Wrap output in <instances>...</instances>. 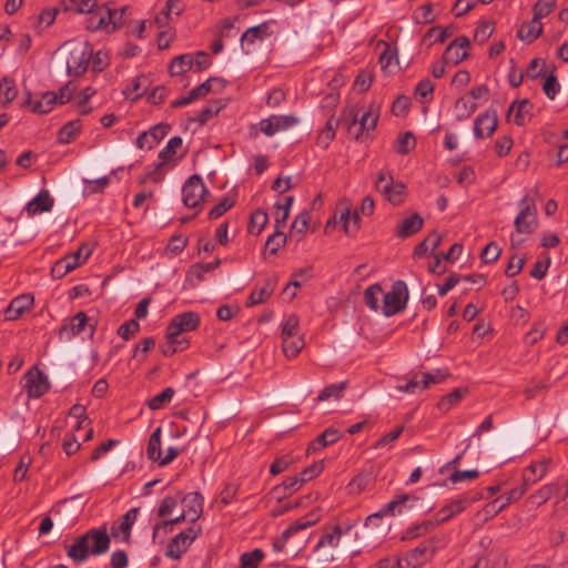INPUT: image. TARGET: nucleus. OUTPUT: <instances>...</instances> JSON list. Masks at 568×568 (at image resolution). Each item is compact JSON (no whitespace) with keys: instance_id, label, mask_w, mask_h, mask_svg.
Returning a JSON list of instances; mask_svg holds the SVG:
<instances>
[{"instance_id":"obj_1","label":"nucleus","mask_w":568,"mask_h":568,"mask_svg":"<svg viewBox=\"0 0 568 568\" xmlns=\"http://www.w3.org/2000/svg\"><path fill=\"white\" fill-rule=\"evenodd\" d=\"M110 536L105 527L93 528L77 537L74 542L65 546L68 557L75 564L85 561L90 555L99 556L109 550Z\"/></svg>"},{"instance_id":"obj_2","label":"nucleus","mask_w":568,"mask_h":568,"mask_svg":"<svg viewBox=\"0 0 568 568\" xmlns=\"http://www.w3.org/2000/svg\"><path fill=\"white\" fill-rule=\"evenodd\" d=\"M408 301V288L404 281L397 280L393 283L389 292L383 296V314L393 316L405 310Z\"/></svg>"},{"instance_id":"obj_3","label":"nucleus","mask_w":568,"mask_h":568,"mask_svg":"<svg viewBox=\"0 0 568 568\" xmlns=\"http://www.w3.org/2000/svg\"><path fill=\"white\" fill-rule=\"evenodd\" d=\"M201 323L200 315L196 312L189 311L176 314L166 327V338H184L183 333L195 331Z\"/></svg>"},{"instance_id":"obj_4","label":"nucleus","mask_w":568,"mask_h":568,"mask_svg":"<svg viewBox=\"0 0 568 568\" xmlns=\"http://www.w3.org/2000/svg\"><path fill=\"white\" fill-rule=\"evenodd\" d=\"M520 211L515 219L514 225L518 234L525 236L531 234L537 224V209L535 202L529 196H524L520 201Z\"/></svg>"},{"instance_id":"obj_5","label":"nucleus","mask_w":568,"mask_h":568,"mask_svg":"<svg viewBox=\"0 0 568 568\" xmlns=\"http://www.w3.org/2000/svg\"><path fill=\"white\" fill-rule=\"evenodd\" d=\"M201 534V527H189L186 530L181 531L173 537L166 546L165 557L179 560L183 554L187 551L190 546Z\"/></svg>"},{"instance_id":"obj_6","label":"nucleus","mask_w":568,"mask_h":568,"mask_svg":"<svg viewBox=\"0 0 568 568\" xmlns=\"http://www.w3.org/2000/svg\"><path fill=\"white\" fill-rule=\"evenodd\" d=\"M321 519V511L318 509L307 513L305 516L298 518L292 523L281 535L280 538L274 540L273 548L280 552L284 549L290 537L298 532L300 530L306 529L314 526Z\"/></svg>"},{"instance_id":"obj_7","label":"nucleus","mask_w":568,"mask_h":568,"mask_svg":"<svg viewBox=\"0 0 568 568\" xmlns=\"http://www.w3.org/2000/svg\"><path fill=\"white\" fill-rule=\"evenodd\" d=\"M209 193L202 178L197 174L191 175L182 187L183 203L187 207H196Z\"/></svg>"},{"instance_id":"obj_8","label":"nucleus","mask_w":568,"mask_h":568,"mask_svg":"<svg viewBox=\"0 0 568 568\" xmlns=\"http://www.w3.org/2000/svg\"><path fill=\"white\" fill-rule=\"evenodd\" d=\"M92 58V47L88 43L80 48H75L70 52L67 60V69L70 75L80 77L84 74L89 68Z\"/></svg>"},{"instance_id":"obj_9","label":"nucleus","mask_w":568,"mask_h":568,"mask_svg":"<svg viewBox=\"0 0 568 568\" xmlns=\"http://www.w3.org/2000/svg\"><path fill=\"white\" fill-rule=\"evenodd\" d=\"M483 498V495L480 493H474V494H464L459 496L456 499L450 500L449 504L442 507L439 511L436 514L438 517V523H445L449 520L452 517L460 514L464 511L468 506H470L473 503Z\"/></svg>"},{"instance_id":"obj_10","label":"nucleus","mask_w":568,"mask_h":568,"mask_svg":"<svg viewBox=\"0 0 568 568\" xmlns=\"http://www.w3.org/2000/svg\"><path fill=\"white\" fill-rule=\"evenodd\" d=\"M118 11H112L106 6H100L93 12L89 14L87 19V29L90 31H98L106 28L109 24L113 26V29L121 27V21L116 20Z\"/></svg>"},{"instance_id":"obj_11","label":"nucleus","mask_w":568,"mask_h":568,"mask_svg":"<svg viewBox=\"0 0 568 568\" xmlns=\"http://www.w3.org/2000/svg\"><path fill=\"white\" fill-rule=\"evenodd\" d=\"M23 379L28 396L31 398H40L50 388L47 375L36 366L24 374Z\"/></svg>"},{"instance_id":"obj_12","label":"nucleus","mask_w":568,"mask_h":568,"mask_svg":"<svg viewBox=\"0 0 568 568\" xmlns=\"http://www.w3.org/2000/svg\"><path fill=\"white\" fill-rule=\"evenodd\" d=\"M90 318L88 315L80 311L75 315H73L69 323H64L59 328V336L60 338L71 339L82 333L87 325L90 327V336H92L95 332V323L89 324Z\"/></svg>"},{"instance_id":"obj_13","label":"nucleus","mask_w":568,"mask_h":568,"mask_svg":"<svg viewBox=\"0 0 568 568\" xmlns=\"http://www.w3.org/2000/svg\"><path fill=\"white\" fill-rule=\"evenodd\" d=\"M300 120L292 114L288 115H271L263 119L258 123V129L267 136H273L280 131L287 130L296 125Z\"/></svg>"},{"instance_id":"obj_14","label":"nucleus","mask_w":568,"mask_h":568,"mask_svg":"<svg viewBox=\"0 0 568 568\" xmlns=\"http://www.w3.org/2000/svg\"><path fill=\"white\" fill-rule=\"evenodd\" d=\"M182 145V139L180 136H173L169 140L165 148H163L159 152V158L161 159V162L156 165L155 170L141 176L140 183L143 184L148 180H152L154 182L161 181V175L158 173V170H160L166 162H170L174 160V155L176 153V149L181 148Z\"/></svg>"},{"instance_id":"obj_15","label":"nucleus","mask_w":568,"mask_h":568,"mask_svg":"<svg viewBox=\"0 0 568 568\" xmlns=\"http://www.w3.org/2000/svg\"><path fill=\"white\" fill-rule=\"evenodd\" d=\"M139 508H131L129 509L120 519L119 523H114L111 526L110 529V537H113L114 539H119L123 542L129 544L131 539V528L134 525Z\"/></svg>"},{"instance_id":"obj_16","label":"nucleus","mask_w":568,"mask_h":568,"mask_svg":"<svg viewBox=\"0 0 568 568\" xmlns=\"http://www.w3.org/2000/svg\"><path fill=\"white\" fill-rule=\"evenodd\" d=\"M469 47V39L460 36L453 40L443 53V61L447 64L457 65L468 57L467 48Z\"/></svg>"},{"instance_id":"obj_17","label":"nucleus","mask_w":568,"mask_h":568,"mask_svg":"<svg viewBox=\"0 0 568 568\" xmlns=\"http://www.w3.org/2000/svg\"><path fill=\"white\" fill-rule=\"evenodd\" d=\"M498 116L495 110H487L475 119L474 134L477 139L490 136L497 129Z\"/></svg>"},{"instance_id":"obj_18","label":"nucleus","mask_w":568,"mask_h":568,"mask_svg":"<svg viewBox=\"0 0 568 568\" xmlns=\"http://www.w3.org/2000/svg\"><path fill=\"white\" fill-rule=\"evenodd\" d=\"M170 125L168 124H156L153 125L149 131L142 132L135 141V144L141 150H151L159 142L164 139V136L169 133Z\"/></svg>"},{"instance_id":"obj_19","label":"nucleus","mask_w":568,"mask_h":568,"mask_svg":"<svg viewBox=\"0 0 568 568\" xmlns=\"http://www.w3.org/2000/svg\"><path fill=\"white\" fill-rule=\"evenodd\" d=\"M181 503L184 505L183 511L190 516V523H195L203 513V496L199 491H181Z\"/></svg>"},{"instance_id":"obj_20","label":"nucleus","mask_w":568,"mask_h":568,"mask_svg":"<svg viewBox=\"0 0 568 568\" xmlns=\"http://www.w3.org/2000/svg\"><path fill=\"white\" fill-rule=\"evenodd\" d=\"M34 303L31 294H21L14 297L4 310V318L7 321H16L24 312L29 311Z\"/></svg>"},{"instance_id":"obj_21","label":"nucleus","mask_w":568,"mask_h":568,"mask_svg":"<svg viewBox=\"0 0 568 568\" xmlns=\"http://www.w3.org/2000/svg\"><path fill=\"white\" fill-rule=\"evenodd\" d=\"M53 204V197L48 190L43 189L26 205L24 210L29 216H34L40 213L50 212Z\"/></svg>"},{"instance_id":"obj_22","label":"nucleus","mask_w":568,"mask_h":568,"mask_svg":"<svg viewBox=\"0 0 568 568\" xmlns=\"http://www.w3.org/2000/svg\"><path fill=\"white\" fill-rule=\"evenodd\" d=\"M423 225L424 219L418 213H412L397 224L395 235L399 239L410 237L419 232Z\"/></svg>"},{"instance_id":"obj_23","label":"nucleus","mask_w":568,"mask_h":568,"mask_svg":"<svg viewBox=\"0 0 568 568\" xmlns=\"http://www.w3.org/2000/svg\"><path fill=\"white\" fill-rule=\"evenodd\" d=\"M277 284L276 276L270 277L265 281L264 285L260 288L255 287L248 295L245 305L247 307L262 304L266 302L273 294Z\"/></svg>"},{"instance_id":"obj_24","label":"nucleus","mask_w":568,"mask_h":568,"mask_svg":"<svg viewBox=\"0 0 568 568\" xmlns=\"http://www.w3.org/2000/svg\"><path fill=\"white\" fill-rule=\"evenodd\" d=\"M429 551H434L432 541H424L409 550L404 558L406 567L416 568L424 565L427 561V554Z\"/></svg>"},{"instance_id":"obj_25","label":"nucleus","mask_w":568,"mask_h":568,"mask_svg":"<svg viewBox=\"0 0 568 568\" xmlns=\"http://www.w3.org/2000/svg\"><path fill=\"white\" fill-rule=\"evenodd\" d=\"M378 114L372 112V110L365 111L361 118L354 116L352 123L348 125V132L352 133L353 129H356L355 139L358 140L361 133L372 131L376 128Z\"/></svg>"},{"instance_id":"obj_26","label":"nucleus","mask_w":568,"mask_h":568,"mask_svg":"<svg viewBox=\"0 0 568 568\" xmlns=\"http://www.w3.org/2000/svg\"><path fill=\"white\" fill-rule=\"evenodd\" d=\"M531 110L532 103L528 99H524L521 101H514L508 109L507 118L509 119L510 114L515 112L514 122L518 126H523L530 121Z\"/></svg>"},{"instance_id":"obj_27","label":"nucleus","mask_w":568,"mask_h":568,"mask_svg":"<svg viewBox=\"0 0 568 568\" xmlns=\"http://www.w3.org/2000/svg\"><path fill=\"white\" fill-rule=\"evenodd\" d=\"M549 464L550 459L544 458L526 467L523 471V480L526 483V486L530 487L540 480L546 475Z\"/></svg>"},{"instance_id":"obj_28","label":"nucleus","mask_w":568,"mask_h":568,"mask_svg":"<svg viewBox=\"0 0 568 568\" xmlns=\"http://www.w3.org/2000/svg\"><path fill=\"white\" fill-rule=\"evenodd\" d=\"M559 489H560V486L557 483L546 484L541 488H539L537 491L531 494L527 498L526 503L534 507H539V506L544 505L545 503H547L554 495L558 494Z\"/></svg>"},{"instance_id":"obj_29","label":"nucleus","mask_w":568,"mask_h":568,"mask_svg":"<svg viewBox=\"0 0 568 568\" xmlns=\"http://www.w3.org/2000/svg\"><path fill=\"white\" fill-rule=\"evenodd\" d=\"M341 435L336 428L328 427L321 435L316 437L313 442L310 443L307 447V453H315L328 445L336 443L339 439Z\"/></svg>"},{"instance_id":"obj_30","label":"nucleus","mask_w":568,"mask_h":568,"mask_svg":"<svg viewBox=\"0 0 568 568\" xmlns=\"http://www.w3.org/2000/svg\"><path fill=\"white\" fill-rule=\"evenodd\" d=\"M82 129L81 120H72L65 123L58 133V140L62 144L71 143L75 140Z\"/></svg>"},{"instance_id":"obj_31","label":"nucleus","mask_w":568,"mask_h":568,"mask_svg":"<svg viewBox=\"0 0 568 568\" xmlns=\"http://www.w3.org/2000/svg\"><path fill=\"white\" fill-rule=\"evenodd\" d=\"M339 222L343 223L344 232L348 236L355 235L359 230V215L356 211L352 213L349 207L342 211Z\"/></svg>"},{"instance_id":"obj_32","label":"nucleus","mask_w":568,"mask_h":568,"mask_svg":"<svg viewBox=\"0 0 568 568\" xmlns=\"http://www.w3.org/2000/svg\"><path fill=\"white\" fill-rule=\"evenodd\" d=\"M541 33L542 24L540 23V21L535 22V20L532 19L530 22L521 24L517 32V37L523 41L531 43L537 38H539Z\"/></svg>"},{"instance_id":"obj_33","label":"nucleus","mask_w":568,"mask_h":568,"mask_svg":"<svg viewBox=\"0 0 568 568\" xmlns=\"http://www.w3.org/2000/svg\"><path fill=\"white\" fill-rule=\"evenodd\" d=\"M352 527H353V525H348L345 530H342L339 525H335L331 532H326V534L322 535V537L320 538V540L315 547V550H317L324 546L337 547L342 535L344 532L347 534Z\"/></svg>"},{"instance_id":"obj_34","label":"nucleus","mask_w":568,"mask_h":568,"mask_svg":"<svg viewBox=\"0 0 568 568\" xmlns=\"http://www.w3.org/2000/svg\"><path fill=\"white\" fill-rule=\"evenodd\" d=\"M193 68V55L190 53L175 57L170 63L171 75H182Z\"/></svg>"},{"instance_id":"obj_35","label":"nucleus","mask_w":568,"mask_h":568,"mask_svg":"<svg viewBox=\"0 0 568 568\" xmlns=\"http://www.w3.org/2000/svg\"><path fill=\"white\" fill-rule=\"evenodd\" d=\"M304 346V338L300 335L293 337H282L283 353L287 358H293L297 356V354L303 349Z\"/></svg>"},{"instance_id":"obj_36","label":"nucleus","mask_w":568,"mask_h":568,"mask_svg":"<svg viewBox=\"0 0 568 568\" xmlns=\"http://www.w3.org/2000/svg\"><path fill=\"white\" fill-rule=\"evenodd\" d=\"M390 185L392 186H389L387 192L384 194L385 199L393 205L402 204L405 201L407 194L405 184L400 181L394 180Z\"/></svg>"},{"instance_id":"obj_37","label":"nucleus","mask_w":568,"mask_h":568,"mask_svg":"<svg viewBox=\"0 0 568 568\" xmlns=\"http://www.w3.org/2000/svg\"><path fill=\"white\" fill-rule=\"evenodd\" d=\"M477 109V103L470 98L462 97L455 103V112L458 121L468 119Z\"/></svg>"},{"instance_id":"obj_38","label":"nucleus","mask_w":568,"mask_h":568,"mask_svg":"<svg viewBox=\"0 0 568 568\" xmlns=\"http://www.w3.org/2000/svg\"><path fill=\"white\" fill-rule=\"evenodd\" d=\"M58 103V94L55 92H45L42 94L41 99L34 102L32 105V111L38 114H47L52 109L53 105Z\"/></svg>"},{"instance_id":"obj_39","label":"nucleus","mask_w":568,"mask_h":568,"mask_svg":"<svg viewBox=\"0 0 568 568\" xmlns=\"http://www.w3.org/2000/svg\"><path fill=\"white\" fill-rule=\"evenodd\" d=\"M175 394L174 388L166 387L160 394L153 396L148 400V407L151 410H159L170 404Z\"/></svg>"},{"instance_id":"obj_40","label":"nucleus","mask_w":568,"mask_h":568,"mask_svg":"<svg viewBox=\"0 0 568 568\" xmlns=\"http://www.w3.org/2000/svg\"><path fill=\"white\" fill-rule=\"evenodd\" d=\"M270 36V27L267 22H263L256 27L248 28L241 37V41L253 43L255 40H263Z\"/></svg>"},{"instance_id":"obj_41","label":"nucleus","mask_w":568,"mask_h":568,"mask_svg":"<svg viewBox=\"0 0 568 568\" xmlns=\"http://www.w3.org/2000/svg\"><path fill=\"white\" fill-rule=\"evenodd\" d=\"M148 458L153 462H159L162 456L161 450V427H158L150 436L146 447Z\"/></svg>"},{"instance_id":"obj_42","label":"nucleus","mask_w":568,"mask_h":568,"mask_svg":"<svg viewBox=\"0 0 568 568\" xmlns=\"http://www.w3.org/2000/svg\"><path fill=\"white\" fill-rule=\"evenodd\" d=\"M184 9L185 6L182 0H168L161 14L156 17V22L162 26L166 23L171 13L180 16Z\"/></svg>"},{"instance_id":"obj_43","label":"nucleus","mask_w":568,"mask_h":568,"mask_svg":"<svg viewBox=\"0 0 568 568\" xmlns=\"http://www.w3.org/2000/svg\"><path fill=\"white\" fill-rule=\"evenodd\" d=\"M179 503H181V491L174 496H165L158 508V516L164 520L172 515Z\"/></svg>"},{"instance_id":"obj_44","label":"nucleus","mask_w":568,"mask_h":568,"mask_svg":"<svg viewBox=\"0 0 568 568\" xmlns=\"http://www.w3.org/2000/svg\"><path fill=\"white\" fill-rule=\"evenodd\" d=\"M347 386L346 382H341L337 384H331L325 386L318 394L317 400L324 402L331 398L339 399L343 396V392L345 390Z\"/></svg>"},{"instance_id":"obj_45","label":"nucleus","mask_w":568,"mask_h":568,"mask_svg":"<svg viewBox=\"0 0 568 568\" xmlns=\"http://www.w3.org/2000/svg\"><path fill=\"white\" fill-rule=\"evenodd\" d=\"M303 484L300 481L298 476L286 478L281 485L274 488L277 497H287L297 491Z\"/></svg>"},{"instance_id":"obj_46","label":"nucleus","mask_w":568,"mask_h":568,"mask_svg":"<svg viewBox=\"0 0 568 568\" xmlns=\"http://www.w3.org/2000/svg\"><path fill=\"white\" fill-rule=\"evenodd\" d=\"M268 216L264 210H256L252 213L248 222V232L251 234H260L264 226L267 224Z\"/></svg>"},{"instance_id":"obj_47","label":"nucleus","mask_w":568,"mask_h":568,"mask_svg":"<svg viewBox=\"0 0 568 568\" xmlns=\"http://www.w3.org/2000/svg\"><path fill=\"white\" fill-rule=\"evenodd\" d=\"M557 0H538L532 8L535 22L549 16L555 9Z\"/></svg>"},{"instance_id":"obj_48","label":"nucleus","mask_w":568,"mask_h":568,"mask_svg":"<svg viewBox=\"0 0 568 568\" xmlns=\"http://www.w3.org/2000/svg\"><path fill=\"white\" fill-rule=\"evenodd\" d=\"M264 558V552L262 549H254L248 552H244L241 555L240 562L241 568H258V565Z\"/></svg>"},{"instance_id":"obj_49","label":"nucleus","mask_w":568,"mask_h":568,"mask_svg":"<svg viewBox=\"0 0 568 568\" xmlns=\"http://www.w3.org/2000/svg\"><path fill=\"white\" fill-rule=\"evenodd\" d=\"M416 146V139L412 132L400 134L395 144V150L399 154H407Z\"/></svg>"},{"instance_id":"obj_50","label":"nucleus","mask_w":568,"mask_h":568,"mask_svg":"<svg viewBox=\"0 0 568 568\" xmlns=\"http://www.w3.org/2000/svg\"><path fill=\"white\" fill-rule=\"evenodd\" d=\"M286 240V235L280 229H275L273 234L267 237L265 248L268 250L271 254H276L277 251L285 245Z\"/></svg>"},{"instance_id":"obj_51","label":"nucleus","mask_w":568,"mask_h":568,"mask_svg":"<svg viewBox=\"0 0 568 568\" xmlns=\"http://www.w3.org/2000/svg\"><path fill=\"white\" fill-rule=\"evenodd\" d=\"M223 108L224 103H222V101H211L199 112L194 120L201 124H204L209 119L217 114Z\"/></svg>"},{"instance_id":"obj_52","label":"nucleus","mask_w":568,"mask_h":568,"mask_svg":"<svg viewBox=\"0 0 568 568\" xmlns=\"http://www.w3.org/2000/svg\"><path fill=\"white\" fill-rule=\"evenodd\" d=\"M453 30L450 27L442 28L439 26L432 27L424 34V41L434 38V42L444 43L449 37H452Z\"/></svg>"},{"instance_id":"obj_53","label":"nucleus","mask_w":568,"mask_h":568,"mask_svg":"<svg viewBox=\"0 0 568 568\" xmlns=\"http://www.w3.org/2000/svg\"><path fill=\"white\" fill-rule=\"evenodd\" d=\"M383 293L382 286L376 283L371 286H368L364 291V301L365 304L372 310L377 311L379 308L378 306V295Z\"/></svg>"},{"instance_id":"obj_54","label":"nucleus","mask_w":568,"mask_h":568,"mask_svg":"<svg viewBox=\"0 0 568 568\" xmlns=\"http://www.w3.org/2000/svg\"><path fill=\"white\" fill-rule=\"evenodd\" d=\"M168 345L162 347V354L166 357L174 355L178 352H182L186 349L190 345V342L187 338H166Z\"/></svg>"},{"instance_id":"obj_55","label":"nucleus","mask_w":568,"mask_h":568,"mask_svg":"<svg viewBox=\"0 0 568 568\" xmlns=\"http://www.w3.org/2000/svg\"><path fill=\"white\" fill-rule=\"evenodd\" d=\"M495 30V26L490 21H483L480 22L474 33V40L475 42L479 44H484L493 34Z\"/></svg>"},{"instance_id":"obj_56","label":"nucleus","mask_w":568,"mask_h":568,"mask_svg":"<svg viewBox=\"0 0 568 568\" xmlns=\"http://www.w3.org/2000/svg\"><path fill=\"white\" fill-rule=\"evenodd\" d=\"M413 19L417 23H432L435 20V16L433 14L432 3L419 6L414 11Z\"/></svg>"},{"instance_id":"obj_57","label":"nucleus","mask_w":568,"mask_h":568,"mask_svg":"<svg viewBox=\"0 0 568 568\" xmlns=\"http://www.w3.org/2000/svg\"><path fill=\"white\" fill-rule=\"evenodd\" d=\"M235 204V201L230 197H224L220 203L214 205L209 212L210 220H216L224 215Z\"/></svg>"},{"instance_id":"obj_58","label":"nucleus","mask_w":568,"mask_h":568,"mask_svg":"<svg viewBox=\"0 0 568 568\" xmlns=\"http://www.w3.org/2000/svg\"><path fill=\"white\" fill-rule=\"evenodd\" d=\"M501 254V248L498 246L497 243L490 242L488 243L480 253V258L484 263H493L498 260V257Z\"/></svg>"},{"instance_id":"obj_59","label":"nucleus","mask_w":568,"mask_h":568,"mask_svg":"<svg viewBox=\"0 0 568 568\" xmlns=\"http://www.w3.org/2000/svg\"><path fill=\"white\" fill-rule=\"evenodd\" d=\"M298 324H300V320H298L297 315L291 314L290 316H287V318L285 320V322L283 324L281 336L282 337H286V336L293 337V336L298 335Z\"/></svg>"},{"instance_id":"obj_60","label":"nucleus","mask_w":568,"mask_h":568,"mask_svg":"<svg viewBox=\"0 0 568 568\" xmlns=\"http://www.w3.org/2000/svg\"><path fill=\"white\" fill-rule=\"evenodd\" d=\"M146 79L143 75H138L132 81V87H128L123 90V94L126 98H131L133 101L138 100L144 93V90H141L142 83L145 82Z\"/></svg>"},{"instance_id":"obj_61","label":"nucleus","mask_w":568,"mask_h":568,"mask_svg":"<svg viewBox=\"0 0 568 568\" xmlns=\"http://www.w3.org/2000/svg\"><path fill=\"white\" fill-rule=\"evenodd\" d=\"M187 245V237L182 235H173L166 246V252L171 256L180 254Z\"/></svg>"},{"instance_id":"obj_62","label":"nucleus","mask_w":568,"mask_h":568,"mask_svg":"<svg viewBox=\"0 0 568 568\" xmlns=\"http://www.w3.org/2000/svg\"><path fill=\"white\" fill-rule=\"evenodd\" d=\"M310 219L311 216L308 212H302L298 214L292 223V233L298 234L300 237L304 236L308 227Z\"/></svg>"},{"instance_id":"obj_63","label":"nucleus","mask_w":568,"mask_h":568,"mask_svg":"<svg viewBox=\"0 0 568 568\" xmlns=\"http://www.w3.org/2000/svg\"><path fill=\"white\" fill-rule=\"evenodd\" d=\"M140 329V324L135 320H129L120 325L118 334L125 341L133 337Z\"/></svg>"},{"instance_id":"obj_64","label":"nucleus","mask_w":568,"mask_h":568,"mask_svg":"<svg viewBox=\"0 0 568 568\" xmlns=\"http://www.w3.org/2000/svg\"><path fill=\"white\" fill-rule=\"evenodd\" d=\"M507 505L503 500V497H498L494 499L493 501L485 505L481 513L485 517V519L489 517H495L497 514H499L503 509H505Z\"/></svg>"}]
</instances>
